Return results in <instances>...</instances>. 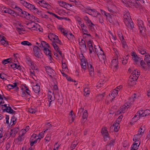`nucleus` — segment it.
Masks as SVG:
<instances>
[{"mask_svg": "<svg viewBox=\"0 0 150 150\" xmlns=\"http://www.w3.org/2000/svg\"><path fill=\"white\" fill-rule=\"evenodd\" d=\"M53 93H52L50 91H49L48 93V100H52V101H53L54 100V98L52 96V95H53Z\"/></svg>", "mask_w": 150, "mask_h": 150, "instance_id": "29", "label": "nucleus"}, {"mask_svg": "<svg viewBox=\"0 0 150 150\" xmlns=\"http://www.w3.org/2000/svg\"><path fill=\"white\" fill-rule=\"evenodd\" d=\"M34 10H35V11L36 12V13L39 16L41 17H43L42 12V11L38 10V9L36 8H35Z\"/></svg>", "mask_w": 150, "mask_h": 150, "instance_id": "47", "label": "nucleus"}, {"mask_svg": "<svg viewBox=\"0 0 150 150\" xmlns=\"http://www.w3.org/2000/svg\"><path fill=\"white\" fill-rule=\"evenodd\" d=\"M131 54L135 65H139L140 64L141 67L144 69H147L150 66V56L148 54L145 55V62L141 60V58L135 52H132Z\"/></svg>", "mask_w": 150, "mask_h": 150, "instance_id": "1", "label": "nucleus"}, {"mask_svg": "<svg viewBox=\"0 0 150 150\" xmlns=\"http://www.w3.org/2000/svg\"><path fill=\"white\" fill-rule=\"evenodd\" d=\"M138 50L140 54H144L146 53V50L142 47H139L138 48Z\"/></svg>", "mask_w": 150, "mask_h": 150, "instance_id": "30", "label": "nucleus"}, {"mask_svg": "<svg viewBox=\"0 0 150 150\" xmlns=\"http://www.w3.org/2000/svg\"><path fill=\"white\" fill-rule=\"evenodd\" d=\"M95 46L94 48L95 50V51L97 54V55H101L103 54H104V53L103 51L101 49L100 47H98L99 50H98L97 48H96L95 47Z\"/></svg>", "mask_w": 150, "mask_h": 150, "instance_id": "26", "label": "nucleus"}, {"mask_svg": "<svg viewBox=\"0 0 150 150\" xmlns=\"http://www.w3.org/2000/svg\"><path fill=\"white\" fill-rule=\"evenodd\" d=\"M46 70L48 74L51 78H52L54 76L55 71L51 68L47 67L46 68Z\"/></svg>", "mask_w": 150, "mask_h": 150, "instance_id": "12", "label": "nucleus"}, {"mask_svg": "<svg viewBox=\"0 0 150 150\" xmlns=\"http://www.w3.org/2000/svg\"><path fill=\"white\" fill-rule=\"evenodd\" d=\"M138 78L136 76H130L129 77V79L128 81V83L130 86H132L136 83L135 81Z\"/></svg>", "mask_w": 150, "mask_h": 150, "instance_id": "10", "label": "nucleus"}, {"mask_svg": "<svg viewBox=\"0 0 150 150\" xmlns=\"http://www.w3.org/2000/svg\"><path fill=\"white\" fill-rule=\"evenodd\" d=\"M101 133L105 138L108 137L109 134L106 127L103 128L101 129Z\"/></svg>", "mask_w": 150, "mask_h": 150, "instance_id": "17", "label": "nucleus"}, {"mask_svg": "<svg viewBox=\"0 0 150 150\" xmlns=\"http://www.w3.org/2000/svg\"><path fill=\"white\" fill-rule=\"evenodd\" d=\"M118 63V59L117 57H115L112 61L111 67H113L115 71L117 70Z\"/></svg>", "mask_w": 150, "mask_h": 150, "instance_id": "6", "label": "nucleus"}, {"mask_svg": "<svg viewBox=\"0 0 150 150\" xmlns=\"http://www.w3.org/2000/svg\"><path fill=\"white\" fill-rule=\"evenodd\" d=\"M129 107V105L128 103L125 104L122 106L120 107V109L119 111H118V113H124L127 110L128 108Z\"/></svg>", "mask_w": 150, "mask_h": 150, "instance_id": "11", "label": "nucleus"}, {"mask_svg": "<svg viewBox=\"0 0 150 150\" xmlns=\"http://www.w3.org/2000/svg\"><path fill=\"white\" fill-rule=\"evenodd\" d=\"M84 96H87L89 94L90 91L89 89L88 88H85L84 89Z\"/></svg>", "mask_w": 150, "mask_h": 150, "instance_id": "42", "label": "nucleus"}, {"mask_svg": "<svg viewBox=\"0 0 150 150\" xmlns=\"http://www.w3.org/2000/svg\"><path fill=\"white\" fill-rule=\"evenodd\" d=\"M52 44L56 51H57L59 50V48L57 44L54 42H52Z\"/></svg>", "mask_w": 150, "mask_h": 150, "instance_id": "53", "label": "nucleus"}, {"mask_svg": "<svg viewBox=\"0 0 150 150\" xmlns=\"http://www.w3.org/2000/svg\"><path fill=\"white\" fill-rule=\"evenodd\" d=\"M66 3L64 1H61L59 2V5L64 8H66Z\"/></svg>", "mask_w": 150, "mask_h": 150, "instance_id": "59", "label": "nucleus"}, {"mask_svg": "<svg viewBox=\"0 0 150 150\" xmlns=\"http://www.w3.org/2000/svg\"><path fill=\"white\" fill-rule=\"evenodd\" d=\"M81 56L80 57V58L81 57V63L80 65L81 66L82 68L84 70H85L86 69V65L87 64V63L86 62V59L85 57L82 54L81 55Z\"/></svg>", "mask_w": 150, "mask_h": 150, "instance_id": "7", "label": "nucleus"}, {"mask_svg": "<svg viewBox=\"0 0 150 150\" xmlns=\"http://www.w3.org/2000/svg\"><path fill=\"white\" fill-rule=\"evenodd\" d=\"M82 32L83 33V35H86L88 36H90V34H87L88 33V31L87 30L86 28H84L82 29Z\"/></svg>", "mask_w": 150, "mask_h": 150, "instance_id": "51", "label": "nucleus"}, {"mask_svg": "<svg viewBox=\"0 0 150 150\" xmlns=\"http://www.w3.org/2000/svg\"><path fill=\"white\" fill-rule=\"evenodd\" d=\"M28 111L29 112L33 114L35 113L36 112L37 110L35 108H29Z\"/></svg>", "mask_w": 150, "mask_h": 150, "instance_id": "43", "label": "nucleus"}, {"mask_svg": "<svg viewBox=\"0 0 150 150\" xmlns=\"http://www.w3.org/2000/svg\"><path fill=\"white\" fill-rule=\"evenodd\" d=\"M78 143V142L77 141H74L72 144L71 146V148L72 149H73L75 148V147L77 145Z\"/></svg>", "mask_w": 150, "mask_h": 150, "instance_id": "41", "label": "nucleus"}, {"mask_svg": "<svg viewBox=\"0 0 150 150\" xmlns=\"http://www.w3.org/2000/svg\"><path fill=\"white\" fill-rule=\"evenodd\" d=\"M58 36L52 33H50L48 35L49 39L52 42L54 40L56 39H57Z\"/></svg>", "mask_w": 150, "mask_h": 150, "instance_id": "24", "label": "nucleus"}, {"mask_svg": "<svg viewBox=\"0 0 150 150\" xmlns=\"http://www.w3.org/2000/svg\"><path fill=\"white\" fill-rule=\"evenodd\" d=\"M137 113H136L134 117L132 119V122H136L140 118L139 115H138Z\"/></svg>", "mask_w": 150, "mask_h": 150, "instance_id": "34", "label": "nucleus"}, {"mask_svg": "<svg viewBox=\"0 0 150 150\" xmlns=\"http://www.w3.org/2000/svg\"><path fill=\"white\" fill-rule=\"evenodd\" d=\"M5 38L4 37L0 35V43L4 46H6L8 45V42L7 41L5 40Z\"/></svg>", "mask_w": 150, "mask_h": 150, "instance_id": "19", "label": "nucleus"}, {"mask_svg": "<svg viewBox=\"0 0 150 150\" xmlns=\"http://www.w3.org/2000/svg\"><path fill=\"white\" fill-rule=\"evenodd\" d=\"M37 137L36 135L35 134H33L31 138L30 141V145L31 146H33L34 144L36 143L38 141H40V138Z\"/></svg>", "mask_w": 150, "mask_h": 150, "instance_id": "9", "label": "nucleus"}, {"mask_svg": "<svg viewBox=\"0 0 150 150\" xmlns=\"http://www.w3.org/2000/svg\"><path fill=\"white\" fill-rule=\"evenodd\" d=\"M46 127L47 129L44 132H45L48 129H50L52 126L50 124V123L49 122H47L46 124Z\"/></svg>", "mask_w": 150, "mask_h": 150, "instance_id": "55", "label": "nucleus"}, {"mask_svg": "<svg viewBox=\"0 0 150 150\" xmlns=\"http://www.w3.org/2000/svg\"><path fill=\"white\" fill-rule=\"evenodd\" d=\"M69 40L73 39L74 38V36L71 33H67L65 35Z\"/></svg>", "mask_w": 150, "mask_h": 150, "instance_id": "39", "label": "nucleus"}, {"mask_svg": "<svg viewBox=\"0 0 150 150\" xmlns=\"http://www.w3.org/2000/svg\"><path fill=\"white\" fill-rule=\"evenodd\" d=\"M95 26V25L93 24L91 21L89 23H88V28L90 29H92L93 28V27Z\"/></svg>", "mask_w": 150, "mask_h": 150, "instance_id": "63", "label": "nucleus"}, {"mask_svg": "<svg viewBox=\"0 0 150 150\" xmlns=\"http://www.w3.org/2000/svg\"><path fill=\"white\" fill-rule=\"evenodd\" d=\"M3 111H6V112L10 114H13L15 112L10 106H8L6 104H4V107L2 108Z\"/></svg>", "mask_w": 150, "mask_h": 150, "instance_id": "8", "label": "nucleus"}, {"mask_svg": "<svg viewBox=\"0 0 150 150\" xmlns=\"http://www.w3.org/2000/svg\"><path fill=\"white\" fill-rule=\"evenodd\" d=\"M3 11L5 13H8L11 15L13 16H16V13L14 11L11 10V9L5 8H4Z\"/></svg>", "mask_w": 150, "mask_h": 150, "instance_id": "13", "label": "nucleus"}, {"mask_svg": "<svg viewBox=\"0 0 150 150\" xmlns=\"http://www.w3.org/2000/svg\"><path fill=\"white\" fill-rule=\"evenodd\" d=\"M90 10L92 12H93V14L94 15V16L97 17L98 16H101L100 14L95 9H90Z\"/></svg>", "mask_w": 150, "mask_h": 150, "instance_id": "38", "label": "nucleus"}, {"mask_svg": "<svg viewBox=\"0 0 150 150\" xmlns=\"http://www.w3.org/2000/svg\"><path fill=\"white\" fill-rule=\"evenodd\" d=\"M121 41V43L122 45V47H123V48L125 49L127 48V44L126 43V42H125L124 39H123V40H120Z\"/></svg>", "mask_w": 150, "mask_h": 150, "instance_id": "45", "label": "nucleus"}, {"mask_svg": "<svg viewBox=\"0 0 150 150\" xmlns=\"http://www.w3.org/2000/svg\"><path fill=\"white\" fill-rule=\"evenodd\" d=\"M20 2L24 6H25L27 8L30 10H34L36 8L34 5L27 2L23 0H21Z\"/></svg>", "mask_w": 150, "mask_h": 150, "instance_id": "4", "label": "nucleus"}, {"mask_svg": "<svg viewBox=\"0 0 150 150\" xmlns=\"http://www.w3.org/2000/svg\"><path fill=\"white\" fill-rule=\"evenodd\" d=\"M128 58L125 57V59L124 58H123V59L122 60V63L123 64H125L127 62V59Z\"/></svg>", "mask_w": 150, "mask_h": 150, "instance_id": "62", "label": "nucleus"}, {"mask_svg": "<svg viewBox=\"0 0 150 150\" xmlns=\"http://www.w3.org/2000/svg\"><path fill=\"white\" fill-rule=\"evenodd\" d=\"M140 144V143L134 142L131 147V150H137Z\"/></svg>", "mask_w": 150, "mask_h": 150, "instance_id": "22", "label": "nucleus"}, {"mask_svg": "<svg viewBox=\"0 0 150 150\" xmlns=\"http://www.w3.org/2000/svg\"><path fill=\"white\" fill-rule=\"evenodd\" d=\"M58 29L60 30L63 33V34L64 35H65L66 34H67V33L65 32V30L64 28H62L61 27H59L58 28Z\"/></svg>", "mask_w": 150, "mask_h": 150, "instance_id": "61", "label": "nucleus"}, {"mask_svg": "<svg viewBox=\"0 0 150 150\" xmlns=\"http://www.w3.org/2000/svg\"><path fill=\"white\" fill-rule=\"evenodd\" d=\"M104 81V80H100L99 82L98 83V84L97 85V87H101L102 85L103 84Z\"/></svg>", "mask_w": 150, "mask_h": 150, "instance_id": "54", "label": "nucleus"}, {"mask_svg": "<svg viewBox=\"0 0 150 150\" xmlns=\"http://www.w3.org/2000/svg\"><path fill=\"white\" fill-rule=\"evenodd\" d=\"M10 66L14 69H18L19 70L22 69L21 67L19 64H16L13 63H11L10 64Z\"/></svg>", "mask_w": 150, "mask_h": 150, "instance_id": "18", "label": "nucleus"}, {"mask_svg": "<svg viewBox=\"0 0 150 150\" xmlns=\"http://www.w3.org/2000/svg\"><path fill=\"white\" fill-rule=\"evenodd\" d=\"M88 68L89 72V74L91 76L93 77L94 76V73L93 72L94 69L92 65L90 64L87 63Z\"/></svg>", "mask_w": 150, "mask_h": 150, "instance_id": "16", "label": "nucleus"}, {"mask_svg": "<svg viewBox=\"0 0 150 150\" xmlns=\"http://www.w3.org/2000/svg\"><path fill=\"white\" fill-rule=\"evenodd\" d=\"M137 69H134L133 71L132 72V73L130 76H134V77L135 76H136L137 77V78H138L139 75V73L138 71H137Z\"/></svg>", "mask_w": 150, "mask_h": 150, "instance_id": "31", "label": "nucleus"}, {"mask_svg": "<svg viewBox=\"0 0 150 150\" xmlns=\"http://www.w3.org/2000/svg\"><path fill=\"white\" fill-rule=\"evenodd\" d=\"M33 89L35 93H39L40 90V86H38L37 84L33 88Z\"/></svg>", "mask_w": 150, "mask_h": 150, "instance_id": "35", "label": "nucleus"}, {"mask_svg": "<svg viewBox=\"0 0 150 150\" xmlns=\"http://www.w3.org/2000/svg\"><path fill=\"white\" fill-rule=\"evenodd\" d=\"M83 19L85 21H86V23L88 24L89 23H90L91 21L89 18L87 16H84Z\"/></svg>", "mask_w": 150, "mask_h": 150, "instance_id": "60", "label": "nucleus"}, {"mask_svg": "<svg viewBox=\"0 0 150 150\" xmlns=\"http://www.w3.org/2000/svg\"><path fill=\"white\" fill-rule=\"evenodd\" d=\"M43 50L44 53L47 55H48L49 57V58L50 59L52 57L50 51L47 48H46L43 49Z\"/></svg>", "mask_w": 150, "mask_h": 150, "instance_id": "27", "label": "nucleus"}, {"mask_svg": "<svg viewBox=\"0 0 150 150\" xmlns=\"http://www.w3.org/2000/svg\"><path fill=\"white\" fill-rule=\"evenodd\" d=\"M100 60L101 61H103L104 62H105V60H106V58L105 54H103L101 55L98 56Z\"/></svg>", "mask_w": 150, "mask_h": 150, "instance_id": "37", "label": "nucleus"}, {"mask_svg": "<svg viewBox=\"0 0 150 150\" xmlns=\"http://www.w3.org/2000/svg\"><path fill=\"white\" fill-rule=\"evenodd\" d=\"M73 116V117L69 116L68 117L69 119V121L70 122H73L75 117V116Z\"/></svg>", "mask_w": 150, "mask_h": 150, "instance_id": "57", "label": "nucleus"}, {"mask_svg": "<svg viewBox=\"0 0 150 150\" xmlns=\"http://www.w3.org/2000/svg\"><path fill=\"white\" fill-rule=\"evenodd\" d=\"M123 118V116L122 115L120 116L118 118H117V120L115 121V122H118V123L119 124V123L121 122L122 120V119Z\"/></svg>", "mask_w": 150, "mask_h": 150, "instance_id": "58", "label": "nucleus"}, {"mask_svg": "<svg viewBox=\"0 0 150 150\" xmlns=\"http://www.w3.org/2000/svg\"><path fill=\"white\" fill-rule=\"evenodd\" d=\"M52 42H54L56 44H57L59 45H61L62 43L61 41L59 39L58 37L57 39H56L54 40Z\"/></svg>", "mask_w": 150, "mask_h": 150, "instance_id": "52", "label": "nucleus"}, {"mask_svg": "<svg viewBox=\"0 0 150 150\" xmlns=\"http://www.w3.org/2000/svg\"><path fill=\"white\" fill-rule=\"evenodd\" d=\"M124 22L126 21H131V18H130V16L129 15V13H127L126 14L124 15Z\"/></svg>", "mask_w": 150, "mask_h": 150, "instance_id": "28", "label": "nucleus"}, {"mask_svg": "<svg viewBox=\"0 0 150 150\" xmlns=\"http://www.w3.org/2000/svg\"><path fill=\"white\" fill-rule=\"evenodd\" d=\"M144 2L143 0H136L132 4V5L135 6L136 8H138Z\"/></svg>", "mask_w": 150, "mask_h": 150, "instance_id": "15", "label": "nucleus"}, {"mask_svg": "<svg viewBox=\"0 0 150 150\" xmlns=\"http://www.w3.org/2000/svg\"><path fill=\"white\" fill-rule=\"evenodd\" d=\"M11 59H8L4 60L2 61V63L3 64H6L10 62Z\"/></svg>", "mask_w": 150, "mask_h": 150, "instance_id": "48", "label": "nucleus"}, {"mask_svg": "<svg viewBox=\"0 0 150 150\" xmlns=\"http://www.w3.org/2000/svg\"><path fill=\"white\" fill-rule=\"evenodd\" d=\"M79 44L80 45V48L84 50L86 49V45L84 40H82L81 42L79 43Z\"/></svg>", "mask_w": 150, "mask_h": 150, "instance_id": "32", "label": "nucleus"}, {"mask_svg": "<svg viewBox=\"0 0 150 150\" xmlns=\"http://www.w3.org/2000/svg\"><path fill=\"white\" fill-rule=\"evenodd\" d=\"M119 123L118 122H115L114 123L113 126L114 127V130L115 132H117L119 130L120 127L119 126Z\"/></svg>", "mask_w": 150, "mask_h": 150, "instance_id": "33", "label": "nucleus"}, {"mask_svg": "<svg viewBox=\"0 0 150 150\" xmlns=\"http://www.w3.org/2000/svg\"><path fill=\"white\" fill-rule=\"evenodd\" d=\"M141 136L142 135H140L139 133H138L137 134L134 135L133 139V141L139 143H140L139 140L141 137Z\"/></svg>", "mask_w": 150, "mask_h": 150, "instance_id": "23", "label": "nucleus"}, {"mask_svg": "<svg viewBox=\"0 0 150 150\" xmlns=\"http://www.w3.org/2000/svg\"><path fill=\"white\" fill-rule=\"evenodd\" d=\"M137 113L139 114L138 115H139L140 117L146 116V115H145V113L144 111L143 110H140Z\"/></svg>", "mask_w": 150, "mask_h": 150, "instance_id": "40", "label": "nucleus"}, {"mask_svg": "<svg viewBox=\"0 0 150 150\" xmlns=\"http://www.w3.org/2000/svg\"><path fill=\"white\" fill-rule=\"evenodd\" d=\"M145 130V129H143L142 127H140L138 131V133H139V134L142 136L144 133Z\"/></svg>", "mask_w": 150, "mask_h": 150, "instance_id": "50", "label": "nucleus"}, {"mask_svg": "<svg viewBox=\"0 0 150 150\" xmlns=\"http://www.w3.org/2000/svg\"><path fill=\"white\" fill-rule=\"evenodd\" d=\"M88 116V115L87 111L86 110H85L83 112V115L82 116L83 119L84 120L86 119V120Z\"/></svg>", "mask_w": 150, "mask_h": 150, "instance_id": "44", "label": "nucleus"}, {"mask_svg": "<svg viewBox=\"0 0 150 150\" xmlns=\"http://www.w3.org/2000/svg\"><path fill=\"white\" fill-rule=\"evenodd\" d=\"M104 97V95L103 94H99L98 95V96L96 97L97 99L100 100L102 99L103 97Z\"/></svg>", "mask_w": 150, "mask_h": 150, "instance_id": "56", "label": "nucleus"}, {"mask_svg": "<svg viewBox=\"0 0 150 150\" xmlns=\"http://www.w3.org/2000/svg\"><path fill=\"white\" fill-rule=\"evenodd\" d=\"M21 44L24 45H31L32 44L29 42L27 41H24L21 42Z\"/></svg>", "mask_w": 150, "mask_h": 150, "instance_id": "46", "label": "nucleus"}, {"mask_svg": "<svg viewBox=\"0 0 150 150\" xmlns=\"http://www.w3.org/2000/svg\"><path fill=\"white\" fill-rule=\"evenodd\" d=\"M25 61L27 64L30 65L32 62L31 61L30 58L28 57H26L25 59Z\"/></svg>", "mask_w": 150, "mask_h": 150, "instance_id": "49", "label": "nucleus"}, {"mask_svg": "<svg viewBox=\"0 0 150 150\" xmlns=\"http://www.w3.org/2000/svg\"><path fill=\"white\" fill-rule=\"evenodd\" d=\"M40 6L43 7L47 8V4L46 2L44 1V2H42Z\"/></svg>", "mask_w": 150, "mask_h": 150, "instance_id": "64", "label": "nucleus"}, {"mask_svg": "<svg viewBox=\"0 0 150 150\" xmlns=\"http://www.w3.org/2000/svg\"><path fill=\"white\" fill-rule=\"evenodd\" d=\"M126 26L130 29H132L134 27V25L133 22L132 21V20L130 21H126L124 22Z\"/></svg>", "mask_w": 150, "mask_h": 150, "instance_id": "20", "label": "nucleus"}, {"mask_svg": "<svg viewBox=\"0 0 150 150\" xmlns=\"http://www.w3.org/2000/svg\"><path fill=\"white\" fill-rule=\"evenodd\" d=\"M20 16L28 19L32 20V19H35V17L32 15L30 14L27 12L23 10L20 13Z\"/></svg>", "mask_w": 150, "mask_h": 150, "instance_id": "2", "label": "nucleus"}, {"mask_svg": "<svg viewBox=\"0 0 150 150\" xmlns=\"http://www.w3.org/2000/svg\"><path fill=\"white\" fill-rule=\"evenodd\" d=\"M19 131L18 127H15L11 129L10 135L11 136L14 137Z\"/></svg>", "mask_w": 150, "mask_h": 150, "instance_id": "21", "label": "nucleus"}, {"mask_svg": "<svg viewBox=\"0 0 150 150\" xmlns=\"http://www.w3.org/2000/svg\"><path fill=\"white\" fill-rule=\"evenodd\" d=\"M28 25L26 28L28 29H30L31 30H37L38 24H36L34 22H32L31 23H29L26 24Z\"/></svg>", "mask_w": 150, "mask_h": 150, "instance_id": "5", "label": "nucleus"}, {"mask_svg": "<svg viewBox=\"0 0 150 150\" xmlns=\"http://www.w3.org/2000/svg\"><path fill=\"white\" fill-rule=\"evenodd\" d=\"M138 26L139 30V34L142 35L145 32V28L143 21L141 20H138Z\"/></svg>", "mask_w": 150, "mask_h": 150, "instance_id": "3", "label": "nucleus"}, {"mask_svg": "<svg viewBox=\"0 0 150 150\" xmlns=\"http://www.w3.org/2000/svg\"><path fill=\"white\" fill-rule=\"evenodd\" d=\"M118 90L116 89H115L112 91L111 93V95L113 97L112 99H113L114 98H115V97L117 96L118 92Z\"/></svg>", "mask_w": 150, "mask_h": 150, "instance_id": "36", "label": "nucleus"}, {"mask_svg": "<svg viewBox=\"0 0 150 150\" xmlns=\"http://www.w3.org/2000/svg\"><path fill=\"white\" fill-rule=\"evenodd\" d=\"M34 54L36 57L38 58L40 57V49L37 46H35L33 48Z\"/></svg>", "mask_w": 150, "mask_h": 150, "instance_id": "14", "label": "nucleus"}, {"mask_svg": "<svg viewBox=\"0 0 150 150\" xmlns=\"http://www.w3.org/2000/svg\"><path fill=\"white\" fill-rule=\"evenodd\" d=\"M39 44L40 45H39V47L43 49L49 47V44L44 41H42L41 43Z\"/></svg>", "mask_w": 150, "mask_h": 150, "instance_id": "25", "label": "nucleus"}]
</instances>
